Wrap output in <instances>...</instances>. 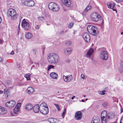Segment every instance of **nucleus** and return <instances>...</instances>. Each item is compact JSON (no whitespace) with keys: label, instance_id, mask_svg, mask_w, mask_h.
<instances>
[{"label":"nucleus","instance_id":"obj_45","mask_svg":"<svg viewBox=\"0 0 123 123\" xmlns=\"http://www.w3.org/2000/svg\"><path fill=\"white\" fill-rule=\"evenodd\" d=\"M32 51L35 54H36L37 52L36 49H32Z\"/></svg>","mask_w":123,"mask_h":123},{"label":"nucleus","instance_id":"obj_33","mask_svg":"<svg viewBox=\"0 0 123 123\" xmlns=\"http://www.w3.org/2000/svg\"><path fill=\"white\" fill-rule=\"evenodd\" d=\"M37 19L40 21H43L44 18L43 17H39L37 18Z\"/></svg>","mask_w":123,"mask_h":123},{"label":"nucleus","instance_id":"obj_44","mask_svg":"<svg viewBox=\"0 0 123 123\" xmlns=\"http://www.w3.org/2000/svg\"><path fill=\"white\" fill-rule=\"evenodd\" d=\"M7 91H8V89L6 88H5L4 90V94L5 93L7 92Z\"/></svg>","mask_w":123,"mask_h":123},{"label":"nucleus","instance_id":"obj_47","mask_svg":"<svg viewBox=\"0 0 123 123\" xmlns=\"http://www.w3.org/2000/svg\"><path fill=\"white\" fill-rule=\"evenodd\" d=\"M40 28V26L38 25H36L35 26V28L37 29H39Z\"/></svg>","mask_w":123,"mask_h":123},{"label":"nucleus","instance_id":"obj_64","mask_svg":"<svg viewBox=\"0 0 123 123\" xmlns=\"http://www.w3.org/2000/svg\"><path fill=\"white\" fill-rule=\"evenodd\" d=\"M1 18L0 17V24L1 23Z\"/></svg>","mask_w":123,"mask_h":123},{"label":"nucleus","instance_id":"obj_19","mask_svg":"<svg viewBox=\"0 0 123 123\" xmlns=\"http://www.w3.org/2000/svg\"><path fill=\"white\" fill-rule=\"evenodd\" d=\"M99 117L97 116L93 117L91 121V123H99Z\"/></svg>","mask_w":123,"mask_h":123},{"label":"nucleus","instance_id":"obj_35","mask_svg":"<svg viewBox=\"0 0 123 123\" xmlns=\"http://www.w3.org/2000/svg\"><path fill=\"white\" fill-rule=\"evenodd\" d=\"M21 103H18L17 104L15 108L19 109L21 105Z\"/></svg>","mask_w":123,"mask_h":123},{"label":"nucleus","instance_id":"obj_51","mask_svg":"<svg viewBox=\"0 0 123 123\" xmlns=\"http://www.w3.org/2000/svg\"><path fill=\"white\" fill-rule=\"evenodd\" d=\"M64 30H63L62 31H61L59 33V34L61 35V34H62L64 32Z\"/></svg>","mask_w":123,"mask_h":123},{"label":"nucleus","instance_id":"obj_60","mask_svg":"<svg viewBox=\"0 0 123 123\" xmlns=\"http://www.w3.org/2000/svg\"><path fill=\"white\" fill-rule=\"evenodd\" d=\"M123 112V108L122 109L121 108V113H122Z\"/></svg>","mask_w":123,"mask_h":123},{"label":"nucleus","instance_id":"obj_42","mask_svg":"<svg viewBox=\"0 0 123 123\" xmlns=\"http://www.w3.org/2000/svg\"><path fill=\"white\" fill-rule=\"evenodd\" d=\"M72 43L70 41H68L66 42V45L68 46H69L71 45Z\"/></svg>","mask_w":123,"mask_h":123},{"label":"nucleus","instance_id":"obj_8","mask_svg":"<svg viewBox=\"0 0 123 123\" xmlns=\"http://www.w3.org/2000/svg\"><path fill=\"white\" fill-rule=\"evenodd\" d=\"M99 56L100 58L104 60H107L108 57L107 52L105 50H102Z\"/></svg>","mask_w":123,"mask_h":123},{"label":"nucleus","instance_id":"obj_54","mask_svg":"<svg viewBox=\"0 0 123 123\" xmlns=\"http://www.w3.org/2000/svg\"><path fill=\"white\" fill-rule=\"evenodd\" d=\"M66 62H69L70 61V60L69 59H67L66 60Z\"/></svg>","mask_w":123,"mask_h":123},{"label":"nucleus","instance_id":"obj_46","mask_svg":"<svg viewBox=\"0 0 123 123\" xmlns=\"http://www.w3.org/2000/svg\"><path fill=\"white\" fill-rule=\"evenodd\" d=\"M20 21L19 22V25H18V32H19L20 30Z\"/></svg>","mask_w":123,"mask_h":123},{"label":"nucleus","instance_id":"obj_57","mask_svg":"<svg viewBox=\"0 0 123 123\" xmlns=\"http://www.w3.org/2000/svg\"><path fill=\"white\" fill-rule=\"evenodd\" d=\"M3 60H2V58L1 57H0V62H2Z\"/></svg>","mask_w":123,"mask_h":123},{"label":"nucleus","instance_id":"obj_25","mask_svg":"<svg viewBox=\"0 0 123 123\" xmlns=\"http://www.w3.org/2000/svg\"><path fill=\"white\" fill-rule=\"evenodd\" d=\"M92 8L91 6H87L84 10L83 12H82V14H84L85 13L87 12L88 11L90 10Z\"/></svg>","mask_w":123,"mask_h":123},{"label":"nucleus","instance_id":"obj_41","mask_svg":"<svg viewBox=\"0 0 123 123\" xmlns=\"http://www.w3.org/2000/svg\"><path fill=\"white\" fill-rule=\"evenodd\" d=\"M73 23H70L68 26V28H71L73 27Z\"/></svg>","mask_w":123,"mask_h":123},{"label":"nucleus","instance_id":"obj_34","mask_svg":"<svg viewBox=\"0 0 123 123\" xmlns=\"http://www.w3.org/2000/svg\"><path fill=\"white\" fill-rule=\"evenodd\" d=\"M103 105L104 107L105 108H107L108 105V104L107 102H104L103 104Z\"/></svg>","mask_w":123,"mask_h":123},{"label":"nucleus","instance_id":"obj_53","mask_svg":"<svg viewBox=\"0 0 123 123\" xmlns=\"http://www.w3.org/2000/svg\"><path fill=\"white\" fill-rule=\"evenodd\" d=\"M120 65L121 66L123 65V61H121L120 62Z\"/></svg>","mask_w":123,"mask_h":123},{"label":"nucleus","instance_id":"obj_1","mask_svg":"<svg viewBox=\"0 0 123 123\" xmlns=\"http://www.w3.org/2000/svg\"><path fill=\"white\" fill-rule=\"evenodd\" d=\"M47 58L48 62L52 64H55L59 62V56L55 53H51L49 54L48 55Z\"/></svg>","mask_w":123,"mask_h":123},{"label":"nucleus","instance_id":"obj_40","mask_svg":"<svg viewBox=\"0 0 123 123\" xmlns=\"http://www.w3.org/2000/svg\"><path fill=\"white\" fill-rule=\"evenodd\" d=\"M54 105L57 108L58 110L59 111H60V109L59 105L56 104H55Z\"/></svg>","mask_w":123,"mask_h":123},{"label":"nucleus","instance_id":"obj_20","mask_svg":"<svg viewBox=\"0 0 123 123\" xmlns=\"http://www.w3.org/2000/svg\"><path fill=\"white\" fill-rule=\"evenodd\" d=\"M40 107H39L38 105L37 104L35 105L33 107V111L35 113H38L39 111Z\"/></svg>","mask_w":123,"mask_h":123},{"label":"nucleus","instance_id":"obj_7","mask_svg":"<svg viewBox=\"0 0 123 123\" xmlns=\"http://www.w3.org/2000/svg\"><path fill=\"white\" fill-rule=\"evenodd\" d=\"M22 28L25 30L27 31L30 29L31 26L29 23L26 22L25 19H24L21 23Z\"/></svg>","mask_w":123,"mask_h":123},{"label":"nucleus","instance_id":"obj_43","mask_svg":"<svg viewBox=\"0 0 123 123\" xmlns=\"http://www.w3.org/2000/svg\"><path fill=\"white\" fill-rule=\"evenodd\" d=\"M114 102H117V103H118V100L116 98H114L113 99Z\"/></svg>","mask_w":123,"mask_h":123},{"label":"nucleus","instance_id":"obj_38","mask_svg":"<svg viewBox=\"0 0 123 123\" xmlns=\"http://www.w3.org/2000/svg\"><path fill=\"white\" fill-rule=\"evenodd\" d=\"M5 96L6 98H7L8 96H9L10 95L9 91H7V92L5 93Z\"/></svg>","mask_w":123,"mask_h":123},{"label":"nucleus","instance_id":"obj_9","mask_svg":"<svg viewBox=\"0 0 123 123\" xmlns=\"http://www.w3.org/2000/svg\"><path fill=\"white\" fill-rule=\"evenodd\" d=\"M82 37L84 40L86 42H89L90 41V37L87 33H84L82 35Z\"/></svg>","mask_w":123,"mask_h":123},{"label":"nucleus","instance_id":"obj_15","mask_svg":"<svg viewBox=\"0 0 123 123\" xmlns=\"http://www.w3.org/2000/svg\"><path fill=\"white\" fill-rule=\"evenodd\" d=\"M62 3L66 6L70 7L71 4V1L70 0H62Z\"/></svg>","mask_w":123,"mask_h":123},{"label":"nucleus","instance_id":"obj_63","mask_svg":"<svg viewBox=\"0 0 123 123\" xmlns=\"http://www.w3.org/2000/svg\"><path fill=\"white\" fill-rule=\"evenodd\" d=\"M113 11H115L116 12H117V11L116 9H112Z\"/></svg>","mask_w":123,"mask_h":123},{"label":"nucleus","instance_id":"obj_13","mask_svg":"<svg viewBox=\"0 0 123 123\" xmlns=\"http://www.w3.org/2000/svg\"><path fill=\"white\" fill-rule=\"evenodd\" d=\"M82 114L80 111L76 112L75 115V119L79 120H80L82 117Z\"/></svg>","mask_w":123,"mask_h":123},{"label":"nucleus","instance_id":"obj_18","mask_svg":"<svg viewBox=\"0 0 123 123\" xmlns=\"http://www.w3.org/2000/svg\"><path fill=\"white\" fill-rule=\"evenodd\" d=\"M34 89L31 87H28L26 90V92L28 94H31L34 92Z\"/></svg>","mask_w":123,"mask_h":123},{"label":"nucleus","instance_id":"obj_16","mask_svg":"<svg viewBox=\"0 0 123 123\" xmlns=\"http://www.w3.org/2000/svg\"><path fill=\"white\" fill-rule=\"evenodd\" d=\"M94 49L92 48L90 49L87 52L86 56L87 58H89L92 55Z\"/></svg>","mask_w":123,"mask_h":123},{"label":"nucleus","instance_id":"obj_56","mask_svg":"<svg viewBox=\"0 0 123 123\" xmlns=\"http://www.w3.org/2000/svg\"><path fill=\"white\" fill-rule=\"evenodd\" d=\"M76 30H74V32H73V33L74 35L76 33Z\"/></svg>","mask_w":123,"mask_h":123},{"label":"nucleus","instance_id":"obj_58","mask_svg":"<svg viewBox=\"0 0 123 123\" xmlns=\"http://www.w3.org/2000/svg\"><path fill=\"white\" fill-rule=\"evenodd\" d=\"M17 67L18 68H19L20 67V64L19 65H17Z\"/></svg>","mask_w":123,"mask_h":123},{"label":"nucleus","instance_id":"obj_26","mask_svg":"<svg viewBox=\"0 0 123 123\" xmlns=\"http://www.w3.org/2000/svg\"><path fill=\"white\" fill-rule=\"evenodd\" d=\"M107 116L106 111H103L101 114V117H106L107 118Z\"/></svg>","mask_w":123,"mask_h":123},{"label":"nucleus","instance_id":"obj_36","mask_svg":"<svg viewBox=\"0 0 123 123\" xmlns=\"http://www.w3.org/2000/svg\"><path fill=\"white\" fill-rule=\"evenodd\" d=\"M66 113V109L65 108L64 109V111H63L62 114V116L63 118H64L65 116V114Z\"/></svg>","mask_w":123,"mask_h":123},{"label":"nucleus","instance_id":"obj_59","mask_svg":"<svg viewBox=\"0 0 123 123\" xmlns=\"http://www.w3.org/2000/svg\"><path fill=\"white\" fill-rule=\"evenodd\" d=\"M3 91H1L0 90V94H2L3 93Z\"/></svg>","mask_w":123,"mask_h":123},{"label":"nucleus","instance_id":"obj_48","mask_svg":"<svg viewBox=\"0 0 123 123\" xmlns=\"http://www.w3.org/2000/svg\"><path fill=\"white\" fill-rule=\"evenodd\" d=\"M115 1L117 2H121L123 1V0H115Z\"/></svg>","mask_w":123,"mask_h":123},{"label":"nucleus","instance_id":"obj_17","mask_svg":"<svg viewBox=\"0 0 123 123\" xmlns=\"http://www.w3.org/2000/svg\"><path fill=\"white\" fill-rule=\"evenodd\" d=\"M33 106L31 104H27L25 106V109L27 111L31 110L33 108Z\"/></svg>","mask_w":123,"mask_h":123},{"label":"nucleus","instance_id":"obj_11","mask_svg":"<svg viewBox=\"0 0 123 123\" xmlns=\"http://www.w3.org/2000/svg\"><path fill=\"white\" fill-rule=\"evenodd\" d=\"M24 3L25 5L29 7L33 6L35 5V2L33 0H26Z\"/></svg>","mask_w":123,"mask_h":123},{"label":"nucleus","instance_id":"obj_4","mask_svg":"<svg viewBox=\"0 0 123 123\" xmlns=\"http://www.w3.org/2000/svg\"><path fill=\"white\" fill-rule=\"evenodd\" d=\"M97 27L92 25H88L87 27V30L88 32L90 34L94 36H97L96 30Z\"/></svg>","mask_w":123,"mask_h":123},{"label":"nucleus","instance_id":"obj_12","mask_svg":"<svg viewBox=\"0 0 123 123\" xmlns=\"http://www.w3.org/2000/svg\"><path fill=\"white\" fill-rule=\"evenodd\" d=\"M63 78L64 80L66 82H69L70 81L73 79V78L71 75L66 76L63 75Z\"/></svg>","mask_w":123,"mask_h":123},{"label":"nucleus","instance_id":"obj_30","mask_svg":"<svg viewBox=\"0 0 123 123\" xmlns=\"http://www.w3.org/2000/svg\"><path fill=\"white\" fill-rule=\"evenodd\" d=\"M105 117H101V121L102 123H106L107 122L106 119Z\"/></svg>","mask_w":123,"mask_h":123},{"label":"nucleus","instance_id":"obj_50","mask_svg":"<svg viewBox=\"0 0 123 123\" xmlns=\"http://www.w3.org/2000/svg\"><path fill=\"white\" fill-rule=\"evenodd\" d=\"M120 123H123V116L122 117Z\"/></svg>","mask_w":123,"mask_h":123},{"label":"nucleus","instance_id":"obj_3","mask_svg":"<svg viewBox=\"0 0 123 123\" xmlns=\"http://www.w3.org/2000/svg\"><path fill=\"white\" fill-rule=\"evenodd\" d=\"M40 112L44 115L47 114L49 111V109L47 105L45 103H42L40 105Z\"/></svg>","mask_w":123,"mask_h":123},{"label":"nucleus","instance_id":"obj_49","mask_svg":"<svg viewBox=\"0 0 123 123\" xmlns=\"http://www.w3.org/2000/svg\"><path fill=\"white\" fill-rule=\"evenodd\" d=\"M81 77L83 79H84V76L83 74H81Z\"/></svg>","mask_w":123,"mask_h":123},{"label":"nucleus","instance_id":"obj_23","mask_svg":"<svg viewBox=\"0 0 123 123\" xmlns=\"http://www.w3.org/2000/svg\"><path fill=\"white\" fill-rule=\"evenodd\" d=\"M107 6L108 8L112 9L115 6V3H112L109 2L107 3Z\"/></svg>","mask_w":123,"mask_h":123},{"label":"nucleus","instance_id":"obj_55","mask_svg":"<svg viewBox=\"0 0 123 123\" xmlns=\"http://www.w3.org/2000/svg\"><path fill=\"white\" fill-rule=\"evenodd\" d=\"M14 53V51L13 50L10 53V54L11 55H13Z\"/></svg>","mask_w":123,"mask_h":123},{"label":"nucleus","instance_id":"obj_24","mask_svg":"<svg viewBox=\"0 0 123 123\" xmlns=\"http://www.w3.org/2000/svg\"><path fill=\"white\" fill-rule=\"evenodd\" d=\"M49 122L51 123H56L57 119H54L52 118H49L48 119Z\"/></svg>","mask_w":123,"mask_h":123},{"label":"nucleus","instance_id":"obj_27","mask_svg":"<svg viewBox=\"0 0 123 123\" xmlns=\"http://www.w3.org/2000/svg\"><path fill=\"white\" fill-rule=\"evenodd\" d=\"M32 37V34L30 32H28L26 33L25 35V37L27 39H29L31 38Z\"/></svg>","mask_w":123,"mask_h":123},{"label":"nucleus","instance_id":"obj_28","mask_svg":"<svg viewBox=\"0 0 123 123\" xmlns=\"http://www.w3.org/2000/svg\"><path fill=\"white\" fill-rule=\"evenodd\" d=\"M114 116L113 113H109L107 116V119H111L113 118Z\"/></svg>","mask_w":123,"mask_h":123},{"label":"nucleus","instance_id":"obj_32","mask_svg":"<svg viewBox=\"0 0 123 123\" xmlns=\"http://www.w3.org/2000/svg\"><path fill=\"white\" fill-rule=\"evenodd\" d=\"M19 111V109L16 108H15L13 110L14 113L15 114H17Z\"/></svg>","mask_w":123,"mask_h":123},{"label":"nucleus","instance_id":"obj_52","mask_svg":"<svg viewBox=\"0 0 123 123\" xmlns=\"http://www.w3.org/2000/svg\"><path fill=\"white\" fill-rule=\"evenodd\" d=\"M19 85L20 86H23L24 85V84L22 83H20L19 84Z\"/></svg>","mask_w":123,"mask_h":123},{"label":"nucleus","instance_id":"obj_37","mask_svg":"<svg viewBox=\"0 0 123 123\" xmlns=\"http://www.w3.org/2000/svg\"><path fill=\"white\" fill-rule=\"evenodd\" d=\"M25 77L27 79V80H30V76L27 74H25Z\"/></svg>","mask_w":123,"mask_h":123},{"label":"nucleus","instance_id":"obj_21","mask_svg":"<svg viewBox=\"0 0 123 123\" xmlns=\"http://www.w3.org/2000/svg\"><path fill=\"white\" fill-rule=\"evenodd\" d=\"M7 112V110L6 108L0 106V115H4Z\"/></svg>","mask_w":123,"mask_h":123},{"label":"nucleus","instance_id":"obj_62","mask_svg":"<svg viewBox=\"0 0 123 123\" xmlns=\"http://www.w3.org/2000/svg\"><path fill=\"white\" fill-rule=\"evenodd\" d=\"M75 96H74L73 97H72L71 98V99H74V98L75 97Z\"/></svg>","mask_w":123,"mask_h":123},{"label":"nucleus","instance_id":"obj_2","mask_svg":"<svg viewBox=\"0 0 123 123\" xmlns=\"http://www.w3.org/2000/svg\"><path fill=\"white\" fill-rule=\"evenodd\" d=\"M7 15L8 17H11L12 20L16 19L18 16V14L17 13L15 10L13 9H10L9 10Z\"/></svg>","mask_w":123,"mask_h":123},{"label":"nucleus","instance_id":"obj_39","mask_svg":"<svg viewBox=\"0 0 123 123\" xmlns=\"http://www.w3.org/2000/svg\"><path fill=\"white\" fill-rule=\"evenodd\" d=\"M6 83L7 85H11L12 84V82L11 81L8 80L6 81Z\"/></svg>","mask_w":123,"mask_h":123},{"label":"nucleus","instance_id":"obj_10","mask_svg":"<svg viewBox=\"0 0 123 123\" xmlns=\"http://www.w3.org/2000/svg\"><path fill=\"white\" fill-rule=\"evenodd\" d=\"M15 104V101L12 100L7 102L5 105L8 108H11L14 107Z\"/></svg>","mask_w":123,"mask_h":123},{"label":"nucleus","instance_id":"obj_22","mask_svg":"<svg viewBox=\"0 0 123 123\" xmlns=\"http://www.w3.org/2000/svg\"><path fill=\"white\" fill-rule=\"evenodd\" d=\"M50 77L52 78L56 79H57V74L55 72H52L50 74Z\"/></svg>","mask_w":123,"mask_h":123},{"label":"nucleus","instance_id":"obj_5","mask_svg":"<svg viewBox=\"0 0 123 123\" xmlns=\"http://www.w3.org/2000/svg\"><path fill=\"white\" fill-rule=\"evenodd\" d=\"M48 6L50 10L54 11H57L59 10L58 6L56 3L55 2H50Z\"/></svg>","mask_w":123,"mask_h":123},{"label":"nucleus","instance_id":"obj_61","mask_svg":"<svg viewBox=\"0 0 123 123\" xmlns=\"http://www.w3.org/2000/svg\"><path fill=\"white\" fill-rule=\"evenodd\" d=\"M119 71L120 72V73H121L122 71V69H121V70H120L119 69Z\"/></svg>","mask_w":123,"mask_h":123},{"label":"nucleus","instance_id":"obj_31","mask_svg":"<svg viewBox=\"0 0 123 123\" xmlns=\"http://www.w3.org/2000/svg\"><path fill=\"white\" fill-rule=\"evenodd\" d=\"M54 66L52 65H49L48 66L47 70L49 71L50 69L51 68H54Z\"/></svg>","mask_w":123,"mask_h":123},{"label":"nucleus","instance_id":"obj_6","mask_svg":"<svg viewBox=\"0 0 123 123\" xmlns=\"http://www.w3.org/2000/svg\"><path fill=\"white\" fill-rule=\"evenodd\" d=\"M91 17L93 21L96 22H97L99 20H100L101 19V17L100 15L95 12H93L91 16Z\"/></svg>","mask_w":123,"mask_h":123},{"label":"nucleus","instance_id":"obj_29","mask_svg":"<svg viewBox=\"0 0 123 123\" xmlns=\"http://www.w3.org/2000/svg\"><path fill=\"white\" fill-rule=\"evenodd\" d=\"M106 92V91L105 90H103L101 91H99L98 92V93L101 95H104L105 94V92Z\"/></svg>","mask_w":123,"mask_h":123},{"label":"nucleus","instance_id":"obj_14","mask_svg":"<svg viewBox=\"0 0 123 123\" xmlns=\"http://www.w3.org/2000/svg\"><path fill=\"white\" fill-rule=\"evenodd\" d=\"M72 49L71 48L68 47L65 49L63 51L64 54L66 55H68L72 52Z\"/></svg>","mask_w":123,"mask_h":123}]
</instances>
